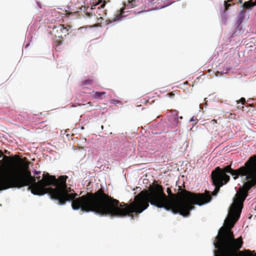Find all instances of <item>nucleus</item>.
Listing matches in <instances>:
<instances>
[{"label":"nucleus","instance_id":"nucleus-10","mask_svg":"<svg viewBox=\"0 0 256 256\" xmlns=\"http://www.w3.org/2000/svg\"><path fill=\"white\" fill-rule=\"evenodd\" d=\"M21 172L24 175V178H28L32 176L31 172L28 170V166L24 164H21L20 168H16V172L15 176H17Z\"/></svg>","mask_w":256,"mask_h":256},{"label":"nucleus","instance_id":"nucleus-13","mask_svg":"<svg viewBox=\"0 0 256 256\" xmlns=\"http://www.w3.org/2000/svg\"><path fill=\"white\" fill-rule=\"evenodd\" d=\"M137 4L136 0H128L124 6L130 8L136 6Z\"/></svg>","mask_w":256,"mask_h":256},{"label":"nucleus","instance_id":"nucleus-11","mask_svg":"<svg viewBox=\"0 0 256 256\" xmlns=\"http://www.w3.org/2000/svg\"><path fill=\"white\" fill-rule=\"evenodd\" d=\"M238 253V256H256V253L253 256L252 252L249 250H244V251H240L239 250Z\"/></svg>","mask_w":256,"mask_h":256},{"label":"nucleus","instance_id":"nucleus-16","mask_svg":"<svg viewBox=\"0 0 256 256\" xmlns=\"http://www.w3.org/2000/svg\"><path fill=\"white\" fill-rule=\"evenodd\" d=\"M3 159L4 160V162L8 163L14 162V160L12 157L8 156H3Z\"/></svg>","mask_w":256,"mask_h":256},{"label":"nucleus","instance_id":"nucleus-15","mask_svg":"<svg viewBox=\"0 0 256 256\" xmlns=\"http://www.w3.org/2000/svg\"><path fill=\"white\" fill-rule=\"evenodd\" d=\"M94 79L90 78H88L87 79L84 80L81 82L80 85H81V86H83L84 85H92L94 84Z\"/></svg>","mask_w":256,"mask_h":256},{"label":"nucleus","instance_id":"nucleus-9","mask_svg":"<svg viewBox=\"0 0 256 256\" xmlns=\"http://www.w3.org/2000/svg\"><path fill=\"white\" fill-rule=\"evenodd\" d=\"M168 114H170L172 116L168 119L169 121L171 122L173 126H177L179 122L178 119H182V116H178V112L176 110H170Z\"/></svg>","mask_w":256,"mask_h":256},{"label":"nucleus","instance_id":"nucleus-3","mask_svg":"<svg viewBox=\"0 0 256 256\" xmlns=\"http://www.w3.org/2000/svg\"><path fill=\"white\" fill-rule=\"evenodd\" d=\"M42 176V178L38 182L39 188L42 189V192H44V194H48L58 204L64 205L66 202L72 201V207L74 210H80L82 212L106 216V212L102 211H104L102 209H106L107 206L101 204V200H100L101 196L98 194L100 190L105 193L102 188L94 193L87 192L85 195L76 198L78 194L66 184L67 176H60L58 178L48 173L44 174Z\"/></svg>","mask_w":256,"mask_h":256},{"label":"nucleus","instance_id":"nucleus-20","mask_svg":"<svg viewBox=\"0 0 256 256\" xmlns=\"http://www.w3.org/2000/svg\"><path fill=\"white\" fill-rule=\"evenodd\" d=\"M211 123H212L213 124H217V120H212L211 121Z\"/></svg>","mask_w":256,"mask_h":256},{"label":"nucleus","instance_id":"nucleus-12","mask_svg":"<svg viewBox=\"0 0 256 256\" xmlns=\"http://www.w3.org/2000/svg\"><path fill=\"white\" fill-rule=\"evenodd\" d=\"M94 92L93 97L94 98L102 100L104 98L106 97V92Z\"/></svg>","mask_w":256,"mask_h":256},{"label":"nucleus","instance_id":"nucleus-18","mask_svg":"<svg viewBox=\"0 0 256 256\" xmlns=\"http://www.w3.org/2000/svg\"><path fill=\"white\" fill-rule=\"evenodd\" d=\"M170 98H174L175 96L174 92H172L167 94Z\"/></svg>","mask_w":256,"mask_h":256},{"label":"nucleus","instance_id":"nucleus-17","mask_svg":"<svg viewBox=\"0 0 256 256\" xmlns=\"http://www.w3.org/2000/svg\"><path fill=\"white\" fill-rule=\"evenodd\" d=\"M241 102L242 104H244L246 102V100L244 98H242L239 100H237V103L239 104Z\"/></svg>","mask_w":256,"mask_h":256},{"label":"nucleus","instance_id":"nucleus-4","mask_svg":"<svg viewBox=\"0 0 256 256\" xmlns=\"http://www.w3.org/2000/svg\"><path fill=\"white\" fill-rule=\"evenodd\" d=\"M25 186H28V189L30 190L34 195L42 196V188H40V184L36 182L35 176H31L28 178H24L21 172L17 176H14L4 179L0 177V191L9 188H20Z\"/></svg>","mask_w":256,"mask_h":256},{"label":"nucleus","instance_id":"nucleus-6","mask_svg":"<svg viewBox=\"0 0 256 256\" xmlns=\"http://www.w3.org/2000/svg\"><path fill=\"white\" fill-rule=\"evenodd\" d=\"M96 6L97 5H94L90 8H88L85 14L88 18L94 16L96 19L98 20V23H102L104 20L103 16L106 15V13L102 9L105 6V3L104 2L100 6L96 7Z\"/></svg>","mask_w":256,"mask_h":256},{"label":"nucleus","instance_id":"nucleus-5","mask_svg":"<svg viewBox=\"0 0 256 256\" xmlns=\"http://www.w3.org/2000/svg\"><path fill=\"white\" fill-rule=\"evenodd\" d=\"M228 238V240L215 247L217 249L214 251L215 256H238V252L243 244L242 237L234 238V234L230 233Z\"/></svg>","mask_w":256,"mask_h":256},{"label":"nucleus","instance_id":"nucleus-2","mask_svg":"<svg viewBox=\"0 0 256 256\" xmlns=\"http://www.w3.org/2000/svg\"><path fill=\"white\" fill-rule=\"evenodd\" d=\"M226 173L232 174L234 180L237 179L239 176H246V181L236 194L225 220L226 226L221 228L216 237L217 242L214 243V247L228 240V236L230 233L234 234L231 229L240 216L244 202L248 196V192L252 188L256 186V156L250 157L244 166L237 170L232 168L231 165L226 166L223 168L216 167L211 173L212 182L216 187L212 194L213 196L216 195L220 188L230 181V177Z\"/></svg>","mask_w":256,"mask_h":256},{"label":"nucleus","instance_id":"nucleus-8","mask_svg":"<svg viewBox=\"0 0 256 256\" xmlns=\"http://www.w3.org/2000/svg\"><path fill=\"white\" fill-rule=\"evenodd\" d=\"M68 28L64 24H60L52 28V34L57 38H63L68 33Z\"/></svg>","mask_w":256,"mask_h":256},{"label":"nucleus","instance_id":"nucleus-7","mask_svg":"<svg viewBox=\"0 0 256 256\" xmlns=\"http://www.w3.org/2000/svg\"><path fill=\"white\" fill-rule=\"evenodd\" d=\"M2 161L0 160V164H2ZM16 172V168L8 166L6 168L0 166V177L4 179H8L9 178L14 176Z\"/></svg>","mask_w":256,"mask_h":256},{"label":"nucleus","instance_id":"nucleus-19","mask_svg":"<svg viewBox=\"0 0 256 256\" xmlns=\"http://www.w3.org/2000/svg\"><path fill=\"white\" fill-rule=\"evenodd\" d=\"M40 174V172L36 171V170L34 173L35 176H38Z\"/></svg>","mask_w":256,"mask_h":256},{"label":"nucleus","instance_id":"nucleus-22","mask_svg":"<svg viewBox=\"0 0 256 256\" xmlns=\"http://www.w3.org/2000/svg\"><path fill=\"white\" fill-rule=\"evenodd\" d=\"M3 156V152L1 150H0V158Z\"/></svg>","mask_w":256,"mask_h":256},{"label":"nucleus","instance_id":"nucleus-21","mask_svg":"<svg viewBox=\"0 0 256 256\" xmlns=\"http://www.w3.org/2000/svg\"><path fill=\"white\" fill-rule=\"evenodd\" d=\"M36 176L35 177L36 179V180H38V182L41 180H40V176Z\"/></svg>","mask_w":256,"mask_h":256},{"label":"nucleus","instance_id":"nucleus-14","mask_svg":"<svg viewBox=\"0 0 256 256\" xmlns=\"http://www.w3.org/2000/svg\"><path fill=\"white\" fill-rule=\"evenodd\" d=\"M244 7L246 8H249L256 6V0H250L244 4Z\"/></svg>","mask_w":256,"mask_h":256},{"label":"nucleus","instance_id":"nucleus-1","mask_svg":"<svg viewBox=\"0 0 256 256\" xmlns=\"http://www.w3.org/2000/svg\"><path fill=\"white\" fill-rule=\"evenodd\" d=\"M179 192L176 194L172 192L170 188H168L164 194L162 186L154 184L148 191H142L134 198L130 204L120 202L110 196L108 194L100 190L98 194L102 197L100 203L106 205V209H102L106 216L112 217L132 216L133 213L140 214L152 205L158 208H164L174 214L179 213L184 216H188L190 210H194V205L202 206L209 202L212 198L210 192L206 190L204 193L192 192L178 186Z\"/></svg>","mask_w":256,"mask_h":256},{"label":"nucleus","instance_id":"nucleus-23","mask_svg":"<svg viewBox=\"0 0 256 256\" xmlns=\"http://www.w3.org/2000/svg\"><path fill=\"white\" fill-rule=\"evenodd\" d=\"M4 152L6 154H9V153H10V152L8 150H4Z\"/></svg>","mask_w":256,"mask_h":256}]
</instances>
